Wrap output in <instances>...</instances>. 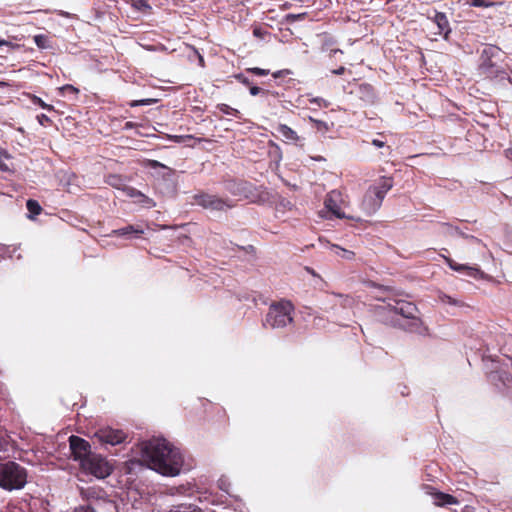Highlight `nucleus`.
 <instances>
[{
  "instance_id": "1",
  "label": "nucleus",
  "mask_w": 512,
  "mask_h": 512,
  "mask_svg": "<svg viewBox=\"0 0 512 512\" xmlns=\"http://www.w3.org/2000/svg\"><path fill=\"white\" fill-rule=\"evenodd\" d=\"M136 454L141 463L163 476L174 477L183 470V454L164 438L154 437L140 442Z\"/></svg>"
},
{
  "instance_id": "2",
  "label": "nucleus",
  "mask_w": 512,
  "mask_h": 512,
  "mask_svg": "<svg viewBox=\"0 0 512 512\" xmlns=\"http://www.w3.org/2000/svg\"><path fill=\"white\" fill-rule=\"evenodd\" d=\"M27 483V471L14 461L0 463V487L6 491L21 490Z\"/></svg>"
},
{
  "instance_id": "3",
  "label": "nucleus",
  "mask_w": 512,
  "mask_h": 512,
  "mask_svg": "<svg viewBox=\"0 0 512 512\" xmlns=\"http://www.w3.org/2000/svg\"><path fill=\"white\" fill-rule=\"evenodd\" d=\"M390 178H381L376 184L370 186L361 202V208L367 215L374 214L382 205L387 192L392 188Z\"/></svg>"
},
{
  "instance_id": "4",
  "label": "nucleus",
  "mask_w": 512,
  "mask_h": 512,
  "mask_svg": "<svg viewBox=\"0 0 512 512\" xmlns=\"http://www.w3.org/2000/svg\"><path fill=\"white\" fill-rule=\"evenodd\" d=\"M293 304L288 300H281L270 305L263 322L264 327L272 329L284 328L293 322Z\"/></svg>"
},
{
  "instance_id": "5",
  "label": "nucleus",
  "mask_w": 512,
  "mask_h": 512,
  "mask_svg": "<svg viewBox=\"0 0 512 512\" xmlns=\"http://www.w3.org/2000/svg\"><path fill=\"white\" fill-rule=\"evenodd\" d=\"M81 466L86 472L99 479L109 476L112 472V467L107 460L97 454H91L82 459Z\"/></svg>"
},
{
  "instance_id": "6",
  "label": "nucleus",
  "mask_w": 512,
  "mask_h": 512,
  "mask_svg": "<svg viewBox=\"0 0 512 512\" xmlns=\"http://www.w3.org/2000/svg\"><path fill=\"white\" fill-rule=\"evenodd\" d=\"M193 203L201 206L204 209H210L214 211H223L226 208L231 207V204H229L227 200L204 192L195 194L193 196Z\"/></svg>"
},
{
  "instance_id": "7",
  "label": "nucleus",
  "mask_w": 512,
  "mask_h": 512,
  "mask_svg": "<svg viewBox=\"0 0 512 512\" xmlns=\"http://www.w3.org/2000/svg\"><path fill=\"white\" fill-rule=\"evenodd\" d=\"M94 437L101 443L115 446L123 443L127 435L120 429L104 427L97 430Z\"/></svg>"
},
{
  "instance_id": "8",
  "label": "nucleus",
  "mask_w": 512,
  "mask_h": 512,
  "mask_svg": "<svg viewBox=\"0 0 512 512\" xmlns=\"http://www.w3.org/2000/svg\"><path fill=\"white\" fill-rule=\"evenodd\" d=\"M69 446L71 454L75 460H79L82 463V459L91 455L90 444L78 436L72 435L69 437Z\"/></svg>"
},
{
  "instance_id": "9",
  "label": "nucleus",
  "mask_w": 512,
  "mask_h": 512,
  "mask_svg": "<svg viewBox=\"0 0 512 512\" xmlns=\"http://www.w3.org/2000/svg\"><path fill=\"white\" fill-rule=\"evenodd\" d=\"M342 202V194L337 190H332L329 192L324 200L325 208L331 212L336 218H351L345 215L344 212L341 211L340 203Z\"/></svg>"
},
{
  "instance_id": "10",
  "label": "nucleus",
  "mask_w": 512,
  "mask_h": 512,
  "mask_svg": "<svg viewBox=\"0 0 512 512\" xmlns=\"http://www.w3.org/2000/svg\"><path fill=\"white\" fill-rule=\"evenodd\" d=\"M388 307L396 314L401 315L405 320L418 313L417 306L414 303L403 299L393 300V303H389Z\"/></svg>"
},
{
  "instance_id": "11",
  "label": "nucleus",
  "mask_w": 512,
  "mask_h": 512,
  "mask_svg": "<svg viewBox=\"0 0 512 512\" xmlns=\"http://www.w3.org/2000/svg\"><path fill=\"white\" fill-rule=\"evenodd\" d=\"M445 261L450 269L459 273H463L471 278L482 279L485 276L484 272H482L476 265L470 266L467 264H459L451 258H445Z\"/></svg>"
},
{
  "instance_id": "12",
  "label": "nucleus",
  "mask_w": 512,
  "mask_h": 512,
  "mask_svg": "<svg viewBox=\"0 0 512 512\" xmlns=\"http://www.w3.org/2000/svg\"><path fill=\"white\" fill-rule=\"evenodd\" d=\"M399 326L410 333H416L419 335H426L428 333V328L424 325L422 320L417 317V314L406 319L405 323H401Z\"/></svg>"
},
{
  "instance_id": "13",
  "label": "nucleus",
  "mask_w": 512,
  "mask_h": 512,
  "mask_svg": "<svg viewBox=\"0 0 512 512\" xmlns=\"http://www.w3.org/2000/svg\"><path fill=\"white\" fill-rule=\"evenodd\" d=\"M144 234V229L139 225H127L123 228L112 230V236L125 237L127 239L138 238Z\"/></svg>"
},
{
  "instance_id": "14",
  "label": "nucleus",
  "mask_w": 512,
  "mask_h": 512,
  "mask_svg": "<svg viewBox=\"0 0 512 512\" xmlns=\"http://www.w3.org/2000/svg\"><path fill=\"white\" fill-rule=\"evenodd\" d=\"M433 21L438 27V33L447 37L451 32V29L446 14L442 12H435Z\"/></svg>"
},
{
  "instance_id": "15",
  "label": "nucleus",
  "mask_w": 512,
  "mask_h": 512,
  "mask_svg": "<svg viewBox=\"0 0 512 512\" xmlns=\"http://www.w3.org/2000/svg\"><path fill=\"white\" fill-rule=\"evenodd\" d=\"M276 131L286 141L297 142L299 140L297 133L286 124H278Z\"/></svg>"
},
{
  "instance_id": "16",
  "label": "nucleus",
  "mask_w": 512,
  "mask_h": 512,
  "mask_svg": "<svg viewBox=\"0 0 512 512\" xmlns=\"http://www.w3.org/2000/svg\"><path fill=\"white\" fill-rule=\"evenodd\" d=\"M127 195L131 198H135L137 202L143 204L145 207H153L155 203L152 199L145 196L142 192L136 190L135 188H127Z\"/></svg>"
},
{
  "instance_id": "17",
  "label": "nucleus",
  "mask_w": 512,
  "mask_h": 512,
  "mask_svg": "<svg viewBox=\"0 0 512 512\" xmlns=\"http://www.w3.org/2000/svg\"><path fill=\"white\" fill-rule=\"evenodd\" d=\"M434 496H435L434 504L438 505V506H445V505H451V504L457 503V500L449 494L437 492V493H435Z\"/></svg>"
},
{
  "instance_id": "18",
  "label": "nucleus",
  "mask_w": 512,
  "mask_h": 512,
  "mask_svg": "<svg viewBox=\"0 0 512 512\" xmlns=\"http://www.w3.org/2000/svg\"><path fill=\"white\" fill-rule=\"evenodd\" d=\"M330 248L334 251V253L346 260L354 259L355 253L353 251L346 250L336 244H331Z\"/></svg>"
},
{
  "instance_id": "19",
  "label": "nucleus",
  "mask_w": 512,
  "mask_h": 512,
  "mask_svg": "<svg viewBox=\"0 0 512 512\" xmlns=\"http://www.w3.org/2000/svg\"><path fill=\"white\" fill-rule=\"evenodd\" d=\"M217 109L225 115H229V116H233L238 119H241V113L239 112V110L232 108L231 106H229L227 104H224V103L218 104Z\"/></svg>"
},
{
  "instance_id": "20",
  "label": "nucleus",
  "mask_w": 512,
  "mask_h": 512,
  "mask_svg": "<svg viewBox=\"0 0 512 512\" xmlns=\"http://www.w3.org/2000/svg\"><path fill=\"white\" fill-rule=\"evenodd\" d=\"M11 156L8 154V152L2 148H0V171L2 172H12V169L10 166L5 163L4 160H9Z\"/></svg>"
},
{
  "instance_id": "21",
  "label": "nucleus",
  "mask_w": 512,
  "mask_h": 512,
  "mask_svg": "<svg viewBox=\"0 0 512 512\" xmlns=\"http://www.w3.org/2000/svg\"><path fill=\"white\" fill-rule=\"evenodd\" d=\"M438 300L442 304H449V305H453V306H462V303L460 300H457L443 292H440L438 294Z\"/></svg>"
},
{
  "instance_id": "22",
  "label": "nucleus",
  "mask_w": 512,
  "mask_h": 512,
  "mask_svg": "<svg viewBox=\"0 0 512 512\" xmlns=\"http://www.w3.org/2000/svg\"><path fill=\"white\" fill-rule=\"evenodd\" d=\"M33 39L36 46L40 49H47L50 47L49 38L44 34L35 35Z\"/></svg>"
},
{
  "instance_id": "23",
  "label": "nucleus",
  "mask_w": 512,
  "mask_h": 512,
  "mask_svg": "<svg viewBox=\"0 0 512 512\" xmlns=\"http://www.w3.org/2000/svg\"><path fill=\"white\" fill-rule=\"evenodd\" d=\"M310 122L314 124L316 130L322 134L327 133L330 130V125L327 122L322 120H317L312 117H309Z\"/></svg>"
},
{
  "instance_id": "24",
  "label": "nucleus",
  "mask_w": 512,
  "mask_h": 512,
  "mask_svg": "<svg viewBox=\"0 0 512 512\" xmlns=\"http://www.w3.org/2000/svg\"><path fill=\"white\" fill-rule=\"evenodd\" d=\"M132 6L143 13H148L151 10L149 0H134Z\"/></svg>"
},
{
  "instance_id": "25",
  "label": "nucleus",
  "mask_w": 512,
  "mask_h": 512,
  "mask_svg": "<svg viewBox=\"0 0 512 512\" xmlns=\"http://www.w3.org/2000/svg\"><path fill=\"white\" fill-rule=\"evenodd\" d=\"M26 207H27V210L33 215H39L42 208L41 206L39 205V203L36 201V200H33V199H29L27 202H26Z\"/></svg>"
},
{
  "instance_id": "26",
  "label": "nucleus",
  "mask_w": 512,
  "mask_h": 512,
  "mask_svg": "<svg viewBox=\"0 0 512 512\" xmlns=\"http://www.w3.org/2000/svg\"><path fill=\"white\" fill-rule=\"evenodd\" d=\"M269 155L273 157L277 162H279L282 159V152L280 147L275 143L269 144Z\"/></svg>"
},
{
  "instance_id": "27",
  "label": "nucleus",
  "mask_w": 512,
  "mask_h": 512,
  "mask_svg": "<svg viewBox=\"0 0 512 512\" xmlns=\"http://www.w3.org/2000/svg\"><path fill=\"white\" fill-rule=\"evenodd\" d=\"M308 101L310 104H315L318 107L327 108L330 105V102L322 97H311Z\"/></svg>"
},
{
  "instance_id": "28",
  "label": "nucleus",
  "mask_w": 512,
  "mask_h": 512,
  "mask_svg": "<svg viewBox=\"0 0 512 512\" xmlns=\"http://www.w3.org/2000/svg\"><path fill=\"white\" fill-rule=\"evenodd\" d=\"M469 5L472 6V7H484V8H488V7H492L495 5L494 2H491V1H486V0H471L469 2Z\"/></svg>"
},
{
  "instance_id": "29",
  "label": "nucleus",
  "mask_w": 512,
  "mask_h": 512,
  "mask_svg": "<svg viewBox=\"0 0 512 512\" xmlns=\"http://www.w3.org/2000/svg\"><path fill=\"white\" fill-rule=\"evenodd\" d=\"M218 487L219 489H221L222 491L226 492L227 494H230V482L228 480V478L226 477H221L219 480H218Z\"/></svg>"
},
{
  "instance_id": "30",
  "label": "nucleus",
  "mask_w": 512,
  "mask_h": 512,
  "mask_svg": "<svg viewBox=\"0 0 512 512\" xmlns=\"http://www.w3.org/2000/svg\"><path fill=\"white\" fill-rule=\"evenodd\" d=\"M75 176L73 174L65 173L63 175V178L60 180L61 185L67 189V191L70 192L69 186L72 184L73 179Z\"/></svg>"
},
{
  "instance_id": "31",
  "label": "nucleus",
  "mask_w": 512,
  "mask_h": 512,
  "mask_svg": "<svg viewBox=\"0 0 512 512\" xmlns=\"http://www.w3.org/2000/svg\"><path fill=\"white\" fill-rule=\"evenodd\" d=\"M157 100L156 99H152V98H147V99H141V100H134L130 103V106L131 107H136V106H144V105H151L153 103H156Z\"/></svg>"
},
{
  "instance_id": "32",
  "label": "nucleus",
  "mask_w": 512,
  "mask_h": 512,
  "mask_svg": "<svg viewBox=\"0 0 512 512\" xmlns=\"http://www.w3.org/2000/svg\"><path fill=\"white\" fill-rule=\"evenodd\" d=\"M32 103L35 105H39L41 108L48 110V111H51L54 109L52 105L45 103L41 98H39L37 96L32 97Z\"/></svg>"
},
{
  "instance_id": "33",
  "label": "nucleus",
  "mask_w": 512,
  "mask_h": 512,
  "mask_svg": "<svg viewBox=\"0 0 512 512\" xmlns=\"http://www.w3.org/2000/svg\"><path fill=\"white\" fill-rule=\"evenodd\" d=\"M249 92L252 96L261 94L263 97H268L270 95V92L268 90H263L258 86H251Z\"/></svg>"
},
{
  "instance_id": "34",
  "label": "nucleus",
  "mask_w": 512,
  "mask_h": 512,
  "mask_svg": "<svg viewBox=\"0 0 512 512\" xmlns=\"http://www.w3.org/2000/svg\"><path fill=\"white\" fill-rule=\"evenodd\" d=\"M60 91L62 92V94L72 93V94L77 95L79 93L78 88H76V87H74L73 85H70V84H66V85L62 86L60 88Z\"/></svg>"
},
{
  "instance_id": "35",
  "label": "nucleus",
  "mask_w": 512,
  "mask_h": 512,
  "mask_svg": "<svg viewBox=\"0 0 512 512\" xmlns=\"http://www.w3.org/2000/svg\"><path fill=\"white\" fill-rule=\"evenodd\" d=\"M248 71L252 72L253 74H255L257 76H266L269 73L268 70L258 68V67L250 68V69H248Z\"/></svg>"
},
{
  "instance_id": "36",
  "label": "nucleus",
  "mask_w": 512,
  "mask_h": 512,
  "mask_svg": "<svg viewBox=\"0 0 512 512\" xmlns=\"http://www.w3.org/2000/svg\"><path fill=\"white\" fill-rule=\"evenodd\" d=\"M37 119H38V122L40 123V125H42V126H46L49 123H51V119L45 114L38 115Z\"/></svg>"
},
{
  "instance_id": "37",
  "label": "nucleus",
  "mask_w": 512,
  "mask_h": 512,
  "mask_svg": "<svg viewBox=\"0 0 512 512\" xmlns=\"http://www.w3.org/2000/svg\"><path fill=\"white\" fill-rule=\"evenodd\" d=\"M74 512H97L91 505H82L75 508Z\"/></svg>"
},
{
  "instance_id": "38",
  "label": "nucleus",
  "mask_w": 512,
  "mask_h": 512,
  "mask_svg": "<svg viewBox=\"0 0 512 512\" xmlns=\"http://www.w3.org/2000/svg\"><path fill=\"white\" fill-rule=\"evenodd\" d=\"M2 47H8L9 49H16V48H19V45L14 44L9 41H6V40H0V49H2Z\"/></svg>"
},
{
  "instance_id": "39",
  "label": "nucleus",
  "mask_w": 512,
  "mask_h": 512,
  "mask_svg": "<svg viewBox=\"0 0 512 512\" xmlns=\"http://www.w3.org/2000/svg\"><path fill=\"white\" fill-rule=\"evenodd\" d=\"M236 186V183L235 182H228L227 185H226V188L231 191L233 194H239L240 193V189L239 187L237 186V188H235Z\"/></svg>"
},
{
  "instance_id": "40",
  "label": "nucleus",
  "mask_w": 512,
  "mask_h": 512,
  "mask_svg": "<svg viewBox=\"0 0 512 512\" xmlns=\"http://www.w3.org/2000/svg\"><path fill=\"white\" fill-rule=\"evenodd\" d=\"M304 13L302 14H288L287 15V20L289 21H296V20H300L304 17Z\"/></svg>"
},
{
  "instance_id": "41",
  "label": "nucleus",
  "mask_w": 512,
  "mask_h": 512,
  "mask_svg": "<svg viewBox=\"0 0 512 512\" xmlns=\"http://www.w3.org/2000/svg\"><path fill=\"white\" fill-rule=\"evenodd\" d=\"M236 78L241 81L243 84L245 85H249L250 84V81L247 77H245L243 74H239L236 76Z\"/></svg>"
},
{
  "instance_id": "42",
  "label": "nucleus",
  "mask_w": 512,
  "mask_h": 512,
  "mask_svg": "<svg viewBox=\"0 0 512 512\" xmlns=\"http://www.w3.org/2000/svg\"><path fill=\"white\" fill-rule=\"evenodd\" d=\"M456 231H457V233H458L459 235H461L462 237H465V238H467V239H470L471 241H474V242H480V240H479L478 238L474 237V236H468V235H465L464 233H462V232L458 231V229H456Z\"/></svg>"
},
{
  "instance_id": "43",
  "label": "nucleus",
  "mask_w": 512,
  "mask_h": 512,
  "mask_svg": "<svg viewBox=\"0 0 512 512\" xmlns=\"http://www.w3.org/2000/svg\"><path fill=\"white\" fill-rule=\"evenodd\" d=\"M345 71H346L345 67L344 66H340L339 68L334 69L331 72L333 74H335V75H342V74H344Z\"/></svg>"
},
{
  "instance_id": "44",
  "label": "nucleus",
  "mask_w": 512,
  "mask_h": 512,
  "mask_svg": "<svg viewBox=\"0 0 512 512\" xmlns=\"http://www.w3.org/2000/svg\"><path fill=\"white\" fill-rule=\"evenodd\" d=\"M149 166L151 168H157V167H165L163 164H161L160 162L156 161V160H151L149 162Z\"/></svg>"
},
{
  "instance_id": "45",
  "label": "nucleus",
  "mask_w": 512,
  "mask_h": 512,
  "mask_svg": "<svg viewBox=\"0 0 512 512\" xmlns=\"http://www.w3.org/2000/svg\"><path fill=\"white\" fill-rule=\"evenodd\" d=\"M372 144H373L374 146H376L377 148H382V147H384V145H385V143H384L383 141L378 140V139H374V140L372 141Z\"/></svg>"
},
{
  "instance_id": "46",
  "label": "nucleus",
  "mask_w": 512,
  "mask_h": 512,
  "mask_svg": "<svg viewBox=\"0 0 512 512\" xmlns=\"http://www.w3.org/2000/svg\"><path fill=\"white\" fill-rule=\"evenodd\" d=\"M8 252V247L0 243V256L4 257Z\"/></svg>"
},
{
  "instance_id": "47",
  "label": "nucleus",
  "mask_w": 512,
  "mask_h": 512,
  "mask_svg": "<svg viewBox=\"0 0 512 512\" xmlns=\"http://www.w3.org/2000/svg\"><path fill=\"white\" fill-rule=\"evenodd\" d=\"M339 53H343V51L341 49H332L330 51V56H334L335 54H339Z\"/></svg>"
},
{
  "instance_id": "48",
  "label": "nucleus",
  "mask_w": 512,
  "mask_h": 512,
  "mask_svg": "<svg viewBox=\"0 0 512 512\" xmlns=\"http://www.w3.org/2000/svg\"><path fill=\"white\" fill-rule=\"evenodd\" d=\"M198 58H199V63H200V65H201V66H203V65H204V59H203V57H202L200 54H198Z\"/></svg>"
},
{
  "instance_id": "49",
  "label": "nucleus",
  "mask_w": 512,
  "mask_h": 512,
  "mask_svg": "<svg viewBox=\"0 0 512 512\" xmlns=\"http://www.w3.org/2000/svg\"><path fill=\"white\" fill-rule=\"evenodd\" d=\"M8 86V83L4 82V81H0V88H5Z\"/></svg>"
},
{
  "instance_id": "50",
  "label": "nucleus",
  "mask_w": 512,
  "mask_h": 512,
  "mask_svg": "<svg viewBox=\"0 0 512 512\" xmlns=\"http://www.w3.org/2000/svg\"><path fill=\"white\" fill-rule=\"evenodd\" d=\"M254 34H255V35H259V32H258V30H257V29H255V30H254Z\"/></svg>"
},
{
  "instance_id": "51",
  "label": "nucleus",
  "mask_w": 512,
  "mask_h": 512,
  "mask_svg": "<svg viewBox=\"0 0 512 512\" xmlns=\"http://www.w3.org/2000/svg\"><path fill=\"white\" fill-rule=\"evenodd\" d=\"M311 274L315 275L313 270L307 269Z\"/></svg>"
},
{
  "instance_id": "52",
  "label": "nucleus",
  "mask_w": 512,
  "mask_h": 512,
  "mask_svg": "<svg viewBox=\"0 0 512 512\" xmlns=\"http://www.w3.org/2000/svg\"><path fill=\"white\" fill-rule=\"evenodd\" d=\"M315 159H316V160H318V161L323 160V158H322V157H318V158H315Z\"/></svg>"
}]
</instances>
